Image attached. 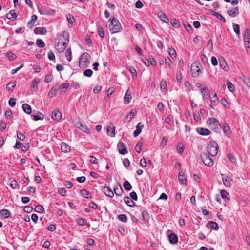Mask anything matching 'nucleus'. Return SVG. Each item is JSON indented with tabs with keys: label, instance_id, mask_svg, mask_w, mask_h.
I'll return each instance as SVG.
<instances>
[{
	"label": "nucleus",
	"instance_id": "f257e3e1",
	"mask_svg": "<svg viewBox=\"0 0 250 250\" xmlns=\"http://www.w3.org/2000/svg\"><path fill=\"white\" fill-rule=\"evenodd\" d=\"M69 42V34L67 32H63L58 35L56 40L55 46L56 50L60 53L63 52L66 48Z\"/></svg>",
	"mask_w": 250,
	"mask_h": 250
},
{
	"label": "nucleus",
	"instance_id": "f03ea898",
	"mask_svg": "<svg viewBox=\"0 0 250 250\" xmlns=\"http://www.w3.org/2000/svg\"><path fill=\"white\" fill-rule=\"evenodd\" d=\"M110 24L109 25V28L113 33H116L121 30L122 26L120 22L115 18L110 19Z\"/></svg>",
	"mask_w": 250,
	"mask_h": 250
},
{
	"label": "nucleus",
	"instance_id": "7ed1b4c3",
	"mask_svg": "<svg viewBox=\"0 0 250 250\" xmlns=\"http://www.w3.org/2000/svg\"><path fill=\"white\" fill-rule=\"evenodd\" d=\"M208 154L211 156H215L218 151V145L214 141L210 142L207 147Z\"/></svg>",
	"mask_w": 250,
	"mask_h": 250
},
{
	"label": "nucleus",
	"instance_id": "20e7f679",
	"mask_svg": "<svg viewBox=\"0 0 250 250\" xmlns=\"http://www.w3.org/2000/svg\"><path fill=\"white\" fill-rule=\"evenodd\" d=\"M207 124L209 128L216 132H217L219 126H221L219 122L215 118H210L208 119L207 121Z\"/></svg>",
	"mask_w": 250,
	"mask_h": 250
},
{
	"label": "nucleus",
	"instance_id": "39448f33",
	"mask_svg": "<svg viewBox=\"0 0 250 250\" xmlns=\"http://www.w3.org/2000/svg\"><path fill=\"white\" fill-rule=\"evenodd\" d=\"M39 12L43 15H54L55 10L45 5H42L38 8Z\"/></svg>",
	"mask_w": 250,
	"mask_h": 250
},
{
	"label": "nucleus",
	"instance_id": "423d86ee",
	"mask_svg": "<svg viewBox=\"0 0 250 250\" xmlns=\"http://www.w3.org/2000/svg\"><path fill=\"white\" fill-rule=\"evenodd\" d=\"M89 63L88 54L87 53H83L79 59V65L81 67L85 68L87 67Z\"/></svg>",
	"mask_w": 250,
	"mask_h": 250
},
{
	"label": "nucleus",
	"instance_id": "0eeeda50",
	"mask_svg": "<svg viewBox=\"0 0 250 250\" xmlns=\"http://www.w3.org/2000/svg\"><path fill=\"white\" fill-rule=\"evenodd\" d=\"M200 64L198 62H194L191 66V73L194 77H197L199 76L201 71L199 68Z\"/></svg>",
	"mask_w": 250,
	"mask_h": 250
},
{
	"label": "nucleus",
	"instance_id": "6e6552de",
	"mask_svg": "<svg viewBox=\"0 0 250 250\" xmlns=\"http://www.w3.org/2000/svg\"><path fill=\"white\" fill-rule=\"evenodd\" d=\"M201 158L204 164L208 166L211 167L213 165V161L207 154L202 153L201 154Z\"/></svg>",
	"mask_w": 250,
	"mask_h": 250
},
{
	"label": "nucleus",
	"instance_id": "1a4fd4ad",
	"mask_svg": "<svg viewBox=\"0 0 250 250\" xmlns=\"http://www.w3.org/2000/svg\"><path fill=\"white\" fill-rule=\"evenodd\" d=\"M224 185L227 187H230L233 183L232 179L229 175L221 174Z\"/></svg>",
	"mask_w": 250,
	"mask_h": 250
},
{
	"label": "nucleus",
	"instance_id": "9d476101",
	"mask_svg": "<svg viewBox=\"0 0 250 250\" xmlns=\"http://www.w3.org/2000/svg\"><path fill=\"white\" fill-rule=\"evenodd\" d=\"M119 148V153L122 155L127 154L128 151L125 144L122 142H119L117 145Z\"/></svg>",
	"mask_w": 250,
	"mask_h": 250
},
{
	"label": "nucleus",
	"instance_id": "9b49d317",
	"mask_svg": "<svg viewBox=\"0 0 250 250\" xmlns=\"http://www.w3.org/2000/svg\"><path fill=\"white\" fill-rule=\"evenodd\" d=\"M75 126L77 128L81 129L83 131L89 134L90 132V130L88 128L87 126L85 125H83L82 123L78 122L76 123Z\"/></svg>",
	"mask_w": 250,
	"mask_h": 250
},
{
	"label": "nucleus",
	"instance_id": "f8f14e48",
	"mask_svg": "<svg viewBox=\"0 0 250 250\" xmlns=\"http://www.w3.org/2000/svg\"><path fill=\"white\" fill-rule=\"evenodd\" d=\"M102 192L107 196L109 197H113L114 196V192L113 191L108 187H102Z\"/></svg>",
	"mask_w": 250,
	"mask_h": 250
},
{
	"label": "nucleus",
	"instance_id": "ddd939ff",
	"mask_svg": "<svg viewBox=\"0 0 250 250\" xmlns=\"http://www.w3.org/2000/svg\"><path fill=\"white\" fill-rule=\"evenodd\" d=\"M196 131L198 134L202 136H207L210 133V131L208 129L202 127L197 128Z\"/></svg>",
	"mask_w": 250,
	"mask_h": 250
},
{
	"label": "nucleus",
	"instance_id": "4468645a",
	"mask_svg": "<svg viewBox=\"0 0 250 250\" xmlns=\"http://www.w3.org/2000/svg\"><path fill=\"white\" fill-rule=\"evenodd\" d=\"M114 192L117 196H121L123 193V190L120 184H117L114 188Z\"/></svg>",
	"mask_w": 250,
	"mask_h": 250
},
{
	"label": "nucleus",
	"instance_id": "2eb2a0df",
	"mask_svg": "<svg viewBox=\"0 0 250 250\" xmlns=\"http://www.w3.org/2000/svg\"><path fill=\"white\" fill-rule=\"evenodd\" d=\"M244 40L245 45H246V43H247L248 45H249L250 43V31L248 29L245 30ZM248 47H249V46Z\"/></svg>",
	"mask_w": 250,
	"mask_h": 250
},
{
	"label": "nucleus",
	"instance_id": "dca6fc26",
	"mask_svg": "<svg viewBox=\"0 0 250 250\" xmlns=\"http://www.w3.org/2000/svg\"><path fill=\"white\" fill-rule=\"evenodd\" d=\"M201 93L202 94V98L204 101L207 102L208 99V88L206 87L201 88Z\"/></svg>",
	"mask_w": 250,
	"mask_h": 250
},
{
	"label": "nucleus",
	"instance_id": "f3484780",
	"mask_svg": "<svg viewBox=\"0 0 250 250\" xmlns=\"http://www.w3.org/2000/svg\"><path fill=\"white\" fill-rule=\"evenodd\" d=\"M62 118V113L59 110H55L52 113L53 120L59 121Z\"/></svg>",
	"mask_w": 250,
	"mask_h": 250
},
{
	"label": "nucleus",
	"instance_id": "a211bd4d",
	"mask_svg": "<svg viewBox=\"0 0 250 250\" xmlns=\"http://www.w3.org/2000/svg\"><path fill=\"white\" fill-rule=\"evenodd\" d=\"M61 149L62 151L64 153H68L71 151L70 146L65 142H62L61 144Z\"/></svg>",
	"mask_w": 250,
	"mask_h": 250
},
{
	"label": "nucleus",
	"instance_id": "6ab92c4d",
	"mask_svg": "<svg viewBox=\"0 0 250 250\" xmlns=\"http://www.w3.org/2000/svg\"><path fill=\"white\" fill-rule=\"evenodd\" d=\"M227 13L230 16L235 17L239 14L238 8L237 7L232 8L228 10Z\"/></svg>",
	"mask_w": 250,
	"mask_h": 250
},
{
	"label": "nucleus",
	"instance_id": "aec40b11",
	"mask_svg": "<svg viewBox=\"0 0 250 250\" xmlns=\"http://www.w3.org/2000/svg\"><path fill=\"white\" fill-rule=\"evenodd\" d=\"M40 82V80L39 79H34L31 85L30 90L32 91H36L38 88V85Z\"/></svg>",
	"mask_w": 250,
	"mask_h": 250
},
{
	"label": "nucleus",
	"instance_id": "412c9836",
	"mask_svg": "<svg viewBox=\"0 0 250 250\" xmlns=\"http://www.w3.org/2000/svg\"><path fill=\"white\" fill-rule=\"evenodd\" d=\"M115 128L113 126H108L107 127V134L108 136L113 137L115 135Z\"/></svg>",
	"mask_w": 250,
	"mask_h": 250
},
{
	"label": "nucleus",
	"instance_id": "4be33fe9",
	"mask_svg": "<svg viewBox=\"0 0 250 250\" xmlns=\"http://www.w3.org/2000/svg\"><path fill=\"white\" fill-rule=\"evenodd\" d=\"M131 99L132 97L131 95V93L129 92V90L128 89L126 91V93L124 98V102L125 104H128L130 102Z\"/></svg>",
	"mask_w": 250,
	"mask_h": 250
},
{
	"label": "nucleus",
	"instance_id": "5701e85b",
	"mask_svg": "<svg viewBox=\"0 0 250 250\" xmlns=\"http://www.w3.org/2000/svg\"><path fill=\"white\" fill-rule=\"evenodd\" d=\"M210 102L211 104L210 105V108H213V106H215L217 104L218 99L216 93H214L213 96L210 98Z\"/></svg>",
	"mask_w": 250,
	"mask_h": 250
},
{
	"label": "nucleus",
	"instance_id": "b1692460",
	"mask_svg": "<svg viewBox=\"0 0 250 250\" xmlns=\"http://www.w3.org/2000/svg\"><path fill=\"white\" fill-rule=\"evenodd\" d=\"M168 238H169V242L171 244H176L178 242V237L174 233L170 234L169 235Z\"/></svg>",
	"mask_w": 250,
	"mask_h": 250
},
{
	"label": "nucleus",
	"instance_id": "393cba45",
	"mask_svg": "<svg viewBox=\"0 0 250 250\" xmlns=\"http://www.w3.org/2000/svg\"><path fill=\"white\" fill-rule=\"evenodd\" d=\"M23 110L27 114H31L32 112V108L30 105L27 104H23L22 105Z\"/></svg>",
	"mask_w": 250,
	"mask_h": 250
},
{
	"label": "nucleus",
	"instance_id": "a878e982",
	"mask_svg": "<svg viewBox=\"0 0 250 250\" xmlns=\"http://www.w3.org/2000/svg\"><path fill=\"white\" fill-rule=\"evenodd\" d=\"M158 16L162 21L166 23H167L169 21L166 14L162 11H160L158 13Z\"/></svg>",
	"mask_w": 250,
	"mask_h": 250
},
{
	"label": "nucleus",
	"instance_id": "bb28decb",
	"mask_svg": "<svg viewBox=\"0 0 250 250\" xmlns=\"http://www.w3.org/2000/svg\"><path fill=\"white\" fill-rule=\"evenodd\" d=\"M207 227L208 228H211L215 230H217L219 229L218 224L214 221H209L207 224Z\"/></svg>",
	"mask_w": 250,
	"mask_h": 250
},
{
	"label": "nucleus",
	"instance_id": "cd10ccee",
	"mask_svg": "<svg viewBox=\"0 0 250 250\" xmlns=\"http://www.w3.org/2000/svg\"><path fill=\"white\" fill-rule=\"evenodd\" d=\"M6 17L9 20H16L17 19V15L15 10H10L9 12L6 14Z\"/></svg>",
	"mask_w": 250,
	"mask_h": 250
},
{
	"label": "nucleus",
	"instance_id": "c85d7f7f",
	"mask_svg": "<svg viewBox=\"0 0 250 250\" xmlns=\"http://www.w3.org/2000/svg\"><path fill=\"white\" fill-rule=\"evenodd\" d=\"M0 215L4 218H7L10 217L11 212L7 209H3L0 211Z\"/></svg>",
	"mask_w": 250,
	"mask_h": 250
},
{
	"label": "nucleus",
	"instance_id": "c756f323",
	"mask_svg": "<svg viewBox=\"0 0 250 250\" xmlns=\"http://www.w3.org/2000/svg\"><path fill=\"white\" fill-rule=\"evenodd\" d=\"M141 123H139L136 126V129L133 132V136L134 137H137L139 135V134L141 132V129L142 127H143V125H141Z\"/></svg>",
	"mask_w": 250,
	"mask_h": 250
},
{
	"label": "nucleus",
	"instance_id": "7c9ffc66",
	"mask_svg": "<svg viewBox=\"0 0 250 250\" xmlns=\"http://www.w3.org/2000/svg\"><path fill=\"white\" fill-rule=\"evenodd\" d=\"M37 19V16L36 15H32L31 16V18L30 21L27 23V26L29 28H32L34 26Z\"/></svg>",
	"mask_w": 250,
	"mask_h": 250
},
{
	"label": "nucleus",
	"instance_id": "2f4dec72",
	"mask_svg": "<svg viewBox=\"0 0 250 250\" xmlns=\"http://www.w3.org/2000/svg\"><path fill=\"white\" fill-rule=\"evenodd\" d=\"M125 203L130 207H133L135 206V203L133 201L128 197H125L124 199Z\"/></svg>",
	"mask_w": 250,
	"mask_h": 250
},
{
	"label": "nucleus",
	"instance_id": "473e14b6",
	"mask_svg": "<svg viewBox=\"0 0 250 250\" xmlns=\"http://www.w3.org/2000/svg\"><path fill=\"white\" fill-rule=\"evenodd\" d=\"M80 194L82 196L85 198H91V194L90 192L87 191L86 189H83L80 191Z\"/></svg>",
	"mask_w": 250,
	"mask_h": 250
},
{
	"label": "nucleus",
	"instance_id": "72a5a7b5",
	"mask_svg": "<svg viewBox=\"0 0 250 250\" xmlns=\"http://www.w3.org/2000/svg\"><path fill=\"white\" fill-rule=\"evenodd\" d=\"M46 32L47 31L45 27H36L34 29V32L35 34H41L43 35L45 34Z\"/></svg>",
	"mask_w": 250,
	"mask_h": 250
},
{
	"label": "nucleus",
	"instance_id": "f704fd0d",
	"mask_svg": "<svg viewBox=\"0 0 250 250\" xmlns=\"http://www.w3.org/2000/svg\"><path fill=\"white\" fill-rule=\"evenodd\" d=\"M211 13L212 15L215 16L217 18H218V19L221 20L223 22L225 23L226 22L225 19L220 14H219L215 11H212Z\"/></svg>",
	"mask_w": 250,
	"mask_h": 250
},
{
	"label": "nucleus",
	"instance_id": "c9c22d12",
	"mask_svg": "<svg viewBox=\"0 0 250 250\" xmlns=\"http://www.w3.org/2000/svg\"><path fill=\"white\" fill-rule=\"evenodd\" d=\"M222 128L225 134L228 136L230 134V129L229 126L225 123L222 124Z\"/></svg>",
	"mask_w": 250,
	"mask_h": 250
},
{
	"label": "nucleus",
	"instance_id": "e433bc0d",
	"mask_svg": "<svg viewBox=\"0 0 250 250\" xmlns=\"http://www.w3.org/2000/svg\"><path fill=\"white\" fill-rule=\"evenodd\" d=\"M16 86V82L15 81L9 83L6 85L7 90L12 91Z\"/></svg>",
	"mask_w": 250,
	"mask_h": 250
},
{
	"label": "nucleus",
	"instance_id": "4c0bfd02",
	"mask_svg": "<svg viewBox=\"0 0 250 250\" xmlns=\"http://www.w3.org/2000/svg\"><path fill=\"white\" fill-rule=\"evenodd\" d=\"M33 116V119L35 121L42 120L44 117V115L40 112H38V114L37 115H34Z\"/></svg>",
	"mask_w": 250,
	"mask_h": 250
},
{
	"label": "nucleus",
	"instance_id": "58836bf2",
	"mask_svg": "<svg viewBox=\"0 0 250 250\" xmlns=\"http://www.w3.org/2000/svg\"><path fill=\"white\" fill-rule=\"evenodd\" d=\"M142 219L146 222H147L149 219V215L146 211H143L142 212Z\"/></svg>",
	"mask_w": 250,
	"mask_h": 250
},
{
	"label": "nucleus",
	"instance_id": "ea45409f",
	"mask_svg": "<svg viewBox=\"0 0 250 250\" xmlns=\"http://www.w3.org/2000/svg\"><path fill=\"white\" fill-rule=\"evenodd\" d=\"M219 64L220 65V67L222 69L226 70V68H228V67H227V64L226 62L224 59L222 58V59L219 60Z\"/></svg>",
	"mask_w": 250,
	"mask_h": 250
},
{
	"label": "nucleus",
	"instance_id": "a19ab883",
	"mask_svg": "<svg viewBox=\"0 0 250 250\" xmlns=\"http://www.w3.org/2000/svg\"><path fill=\"white\" fill-rule=\"evenodd\" d=\"M123 187L124 188L127 190V191H129L132 188V186L130 184V183L127 181H126L125 182H124L123 183Z\"/></svg>",
	"mask_w": 250,
	"mask_h": 250
},
{
	"label": "nucleus",
	"instance_id": "79ce46f5",
	"mask_svg": "<svg viewBox=\"0 0 250 250\" xmlns=\"http://www.w3.org/2000/svg\"><path fill=\"white\" fill-rule=\"evenodd\" d=\"M136 114V110L132 109L130 112L126 116V118L129 119L128 121H130L131 119L135 116Z\"/></svg>",
	"mask_w": 250,
	"mask_h": 250
},
{
	"label": "nucleus",
	"instance_id": "37998d69",
	"mask_svg": "<svg viewBox=\"0 0 250 250\" xmlns=\"http://www.w3.org/2000/svg\"><path fill=\"white\" fill-rule=\"evenodd\" d=\"M66 59L70 62L72 60V53L70 48L67 49L65 53Z\"/></svg>",
	"mask_w": 250,
	"mask_h": 250
},
{
	"label": "nucleus",
	"instance_id": "c03bdc74",
	"mask_svg": "<svg viewBox=\"0 0 250 250\" xmlns=\"http://www.w3.org/2000/svg\"><path fill=\"white\" fill-rule=\"evenodd\" d=\"M179 180L181 182L182 184H185L186 182V178L183 172L182 171L180 172L178 175Z\"/></svg>",
	"mask_w": 250,
	"mask_h": 250
},
{
	"label": "nucleus",
	"instance_id": "a18cd8bd",
	"mask_svg": "<svg viewBox=\"0 0 250 250\" xmlns=\"http://www.w3.org/2000/svg\"><path fill=\"white\" fill-rule=\"evenodd\" d=\"M66 18H67L68 22L69 24H73V22L75 21V19L74 17L72 15H71L69 14H68L66 15Z\"/></svg>",
	"mask_w": 250,
	"mask_h": 250
},
{
	"label": "nucleus",
	"instance_id": "49530a36",
	"mask_svg": "<svg viewBox=\"0 0 250 250\" xmlns=\"http://www.w3.org/2000/svg\"><path fill=\"white\" fill-rule=\"evenodd\" d=\"M118 219L123 222H126L127 221V217L125 214H120L118 216Z\"/></svg>",
	"mask_w": 250,
	"mask_h": 250
},
{
	"label": "nucleus",
	"instance_id": "de8ad7c7",
	"mask_svg": "<svg viewBox=\"0 0 250 250\" xmlns=\"http://www.w3.org/2000/svg\"><path fill=\"white\" fill-rule=\"evenodd\" d=\"M167 87V83L166 81L162 80L160 83V88L162 91L166 90Z\"/></svg>",
	"mask_w": 250,
	"mask_h": 250
},
{
	"label": "nucleus",
	"instance_id": "09e8293b",
	"mask_svg": "<svg viewBox=\"0 0 250 250\" xmlns=\"http://www.w3.org/2000/svg\"><path fill=\"white\" fill-rule=\"evenodd\" d=\"M35 211L38 213H42L44 211V208L42 205H38L35 208Z\"/></svg>",
	"mask_w": 250,
	"mask_h": 250
},
{
	"label": "nucleus",
	"instance_id": "8fccbe9b",
	"mask_svg": "<svg viewBox=\"0 0 250 250\" xmlns=\"http://www.w3.org/2000/svg\"><path fill=\"white\" fill-rule=\"evenodd\" d=\"M227 87L228 89L230 91L233 92L235 89V87L233 84L229 81L227 82Z\"/></svg>",
	"mask_w": 250,
	"mask_h": 250
},
{
	"label": "nucleus",
	"instance_id": "3c124183",
	"mask_svg": "<svg viewBox=\"0 0 250 250\" xmlns=\"http://www.w3.org/2000/svg\"><path fill=\"white\" fill-rule=\"evenodd\" d=\"M171 23L172 26L175 28H178L180 27V24L179 21L176 19H173L171 21Z\"/></svg>",
	"mask_w": 250,
	"mask_h": 250
},
{
	"label": "nucleus",
	"instance_id": "603ef678",
	"mask_svg": "<svg viewBox=\"0 0 250 250\" xmlns=\"http://www.w3.org/2000/svg\"><path fill=\"white\" fill-rule=\"evenodd\" d=\"M83 74L86 77H90L92 75L93 71L91 69H87L84 71Z\"/></svg>",
	"mask_w": 250,
	"mask_h": 250
},
{
	"label": "nucleus",
	"instance_id": "864d4df0",
	"mask_svg": "<svg viewBox=\"0 0 250 250\" xmlns=\"http://www.w3.org/2000/svg\"><path fill=\"white\" fill-rule=\"evenodd\" d=\"M36 44L40 48H43L45 46L43 41L39 39L37 40Z\"/></svg>",
	"mask_w": 250,
	"mask_h": 250
},
{
	"label": "nucleus",
	"instance_id": "5fc2aeb1",
	"mask_svg": "<svg viewBox=\"0 0 250 250\" xmlns=\"http://www.w3.org/2000/svg\"><path fill=\"white\" fill-rule=\"evenodd\" d=\"M56 92H57V89L55 88L54 87H53L50 90L49 94H48V96L52 98L55 95V94H56Z\"/></svg>",
	"mask_w": 250,
	"mask_h": 250
},
{
	"label": "nucleus",
	"instance_id": "6e6d98bb",
	"mask_svg": "<svg viewBox=\"0 0 250 250\" xmlns=\"http://www.w3.org/2000/svg\"><path fill=\"white\" fill-rule=\"evenodd\" d=\"M221 196L223 199H228V193L225 190H222L220 192Z\"/></svg>",
	"mask_w": 250,
	"mask_h": 250
},
{
	"label": "nucleus",
	"instance_id": "4d7b16f0",
	"mask_svg": "<svg viewBox=\"0 0 250 250\" xmlns=\"http://www.w3.org/2000/svg\"><path fill=\"white\" fill-rule=\"evenodd\" d=\"M98 33L101 38H103L104 37V31L103 28L102 27H98Z\"/></svg>",
	"mask_w": 250,
	"mask_h": 250
},
{
	"label": "nucleus",
	"instance_id": "13d9d810",
	"mask_svg": "<svg viewBox=\"0 0 250 250\" xmlns=\"http://www.w3.org/2000/svg\"><path fill=\"white\" fill-rule=\"evenodd\" d=\"M184 85L188 91H190L192 89L191 84L188 81L185 82Z\"/></svg>",
	"mask_w": 250,
	"mask_h": 250
},
{
	"label": "nucleus",
	"instance_id": "bf43d9fd",
	"mask_svg": "<svg viewBox=\"0 0 250 250\" xmlns=\"http://www.w3.org/2000/svg\"><path fill=\"white\" fill-rule=\"evenodd\" d=\"M141 148H142V144L140 143H138L135 147V151L137 153H140L141 151Z\"/></svg>",
	"mask_w": 250,
	"mask_h": 250
},
{
	"label": "nucleus",
	"instance_id": "052dcab7",
	"mask_svg": "<svg viewBox=\"0 0 250 250\" xmlns=\"http://www.w3.org/2000/svg\"><path fill=\"white\" fill-rule=\"evenodd\" d=\"M171 63L172 62L169 57H167L165 58V64L166 67H170L171 66Z\"/></svg>",
	"mask_w": 250,
	"mask_h": 250
},
{
	"label": "nucleus",
	"instance_id": "680f3d73",
	"mask_svg": "<svg viewBox=\"0 0 250 250\" xmlns=\"http://www.w3.org/2000/svg\"><path fill=\"white\" fill-rule=\"evenodd\" d=\"M53 80V76L52 75H46L44 79V82L46 83L51 82Z\"/></svg>",
	"mask_w": 250,
	"mask_h": 250
},
{
	"label": "nucleus",
	"instance_id": "e2e57ef3",
	"mask_svg": "<svg viewBox=\"0 0 250 250\" xmlns=\"http://www.w3.org/2000/svg\"><path fill=\"white\" fill-rule=\"evenodd\" d=\"M8 103H9V105L11 107H14L16 105V99L13 98H10V99L9 100V101L8 102Z\"/></svg>",
	"mask_w": 250,
	"mask_h": 250
},
{
	"label": "nucleus",
	"instance_id": "0e129e2a",
	"mask_svg": "<svg viewBox=\"0 0 250 250\" xmlns=\"http://www.w3.org/2000/svg\"><path fill=\"white\" fill-rule=\"evenodd\" d=\"M167 138L166 137H163L161 141V143L160 144V146L162 148H164L165 146L166 145V144L167 143Z\"/></svg>",
	"mask_w": 250,
	"mask_h": 250
},
{
	"label": "nucleus",
	"instance_id": "69168bd1",
	"mask_svg": "<svg viewBox=\"0 0 250 250\" xmlns=\"http://www.w3.org/2000/svg\"><path fill=\"white\" fill-rule=\"evenodd\" d=\"M233 30L237 35H240V28L238 24H234L233 25Z\"/></svg>",
	"mask_w": 250,
	"mask_h": 250
},
{
	"label": "nucleus",
	"instance_id": "338daca9",
	"mask_svg": "<svg viewBox=\"0 0 250 250\" xmlns=\"http://www.w3.org/2000/svg\"><path fill=\"white\" fill-rule=\"evenodd\" d=\"M5 117L8 119H11L12 118V113L10 109L7 110L5 113Z\"/></svg>",
	"mask_w": 250,
	"mask_h": 250
},
{
	"label": "nucleus",
	"instance_id": "774afa93",
	"mask_svg": "<svg viewBox=\"0 0 250 250\" xmlns=\"http://www.w3.org/2000/svg\"><path fill=\"white\" fill-rule=\"evenodd\" d=\"M168 53L172 58H174L176 57V53L175 50L174 49L169 48Z\"/></svg>",
	"mask_w": 250,
	"mask_h": 250
}]
</instances>
